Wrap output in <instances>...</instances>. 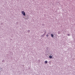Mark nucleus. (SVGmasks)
Returning <instances> with one entry per match:
<instances>
[{"instance_id": "nucleus-7", "label": "nucleus", "mask_w": 75, "mask_h": 75, "mask_svg": "<svg viewBox=\"0 0 75 75\" xmlns=\"http://www.w3.org/2000/svg\"><path fill=\"white\" fill-rule=\"evenodd\" d=\"M58 34H60V32H58Z\"/></svg>"}, {"instance_id": "nucleus-3", "label": "nucleus", "mask_w": 75, "mask_h": 75, "mask_svg": "<svg viewBox=\"0 0 75 75\" xmlns=\"http://www.w3.org/2000/svg\"><path fill=\"white\" fill-rule=\"evenodd\" d=\"M45 64H47V63H48V62L47 61H45Z\"/></svg>"}, {"instance_id": "nucleus-4", "label": "nucleus", "mask_w": 75, "mask_h": 75, "mask_svg": "<svg viewBox=\"0 0 75 75\" xmlns=\"http://www.w3.org/2000/svg\"><path fill=\"white\" fill-rule=\"evenodd\" d=\"M51 36L52 37H54V35L52 34L51 35Z\"/></svg>"}, {"instance_id": "nucleus-1", "label": "nucleus", "mask_w": 75, "mask_h": 75, "mask_svg": "<svg viewBox=\"0 0 75 75\" xmlns=\"http://www.w3.org/2000/svg\"><path fill=\"white\" fill-rule=\"evenodd\" d=\"M22 14H23V15H24V16H25V12H24V11H22Z\"/></svg>"}, {"instance_id": "nucleus-8", "label": "nucleus", "mask_w": 75, "mask_h": 75, "mask_svg": "<svg viewBox=\"0 0 75 75\" xmlns=\"http://www.w3.org/2000/svg\"><path fill=\"white\" fill-rule=\"evenodd\" d=\"M28 32H30V30H28Z\"/></svg>"}, {"instance_id": "nucleus-5", "label": "nucleus", "mask_w": 75, "mask_h": 75, "mask_svg": "<svg viewBox=\"0 0 75 75\" xmlns=\"http://www.w3.org/2000/svg\"><path fill=\"white\" fill-rule=\"evenodd\" d=\"M46 37H48V35H46Z\"/></svg>"}, {"instance_id": "nucleus-6", "label": "nucleus", "mask_w": 75, "mask_h": 75, "mask_svg": "<svg viewBox=\"0 0 75 75\" xmlns=\"http://www.w3.org/2000/svg\"><path fill=\"white\" fill-rule=\"evenodd\" d=\"M68 35V36H69L70 35V34H68V35Z\"/></svg>"}, {"instance_id": "nucleus-2", "label": "nucleus", "mask_w": 75, "mask_h": 75, "mask_svg": "<svg viewBox=\"0 0 75 75\" xmlns=\"http://www.w3.org/2000/svg\"><path fill=\"white\" fill-rule=\"evenodd\" d=\"M49 58H50V59H51V58H52V57L51 55L49 56Z\"/></svg>"}]
</instances>
